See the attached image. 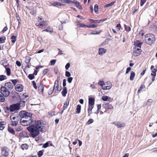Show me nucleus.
Here are the masks:
<instances>
[{
	"label": "nucleus",
	"mask_w": 157,
	"mask_h": 157,
	"mask_svg": "<svg viewBox=\"0 0 157 157\" xmlns=\"http://www.w3.org/2000/svg\"><path fill=\"white\" fill-rule=\"evenodd\" d=\"M20 104L17 103L15 104H13L11 105L10 107H6V109L8 110H10V111L13 112L15 110H17L20 109Z\"/></svg>",
	"instance_id": "7ed1b4c3"
},
{
	"label": "nucleus",
	"mask_w": 157,
	"mask_h": 157,
	"mask_svg": "<svg viewBox=\"0 0 157 157\" xmlns=\"http://www.w3.org/2000/svg\"><path fill=\"white\" fill-rule=\"evenodd\" d=\"M67 93V88L66 87H63V90L62 92V94L63 96L65 97L66 94Z\"/></svg>",
	"instance_id": "412c9836"
},
{
	"label": "nucleus",
	"mask_w": 157,
	"mask_h": 157,
	"mask_svg": "<svg viewBox=\"0 0 157 157\" xmlns=\"http://www.w3.org/2000/svg\"><path fill=\"white\" fill-rule=\"evenodd\" d=\"M60 80V78H58L55 82L54 85L53 87V90H57L58 91H60L61 90V87H59V82Z\"/></svg>",
	"instance_id": "423d86ee"
},
{
	"label": "nucleus",
	"mask_w": 157,
	"mask_h": 157,
	"mask_svg": "<svg viewBox=\"0 0 157 157\" xmlns=\"http://www.w3.org/2000/svg\"><path fill=\"white\" fill-rule=\"evenodd\" d=\"M11 39L12 42L14 43L16 40V37L15 36H11Z\"/></svg>",
	"instance_id": "ea45409f"
},
{
	"label": "nucleus",
	"mask_w": 157,
	"mask_h": 157,
	"mask_svg": "<svg viewBox=\"0 0 157 157\" xmlns=\"http://www.w3.org/2000/svg\"><path fill=\"white\" fill-rule=\"evenodd\" d=\"M48 71V70L47 69H45L44 70L43 73L44 75H45L47 74Z\"/></svg>",
	"instance_id": "e2e57ef3"
},
{
	"label": "nucleus",
	"mask_w": 157,
	"mask_h": 157,
	"mask_svg": "<svg viewBox=\"0 0 157 157\" xmlns=\"http://www.w3.org/2000/svg\"><path fill=\"white\" fill-rule=\"evenodd\" d=\"M38 89L39 91H40L41 92L43 91L44 90V87L43 86V84L42 83H40L38 86Z\"/></svg>",
	"instance_id": "bb28decb"
},
{
	"label": "nucleus",
	"mask_w": 157,
	"mask_h": 157,
	"mask_svg": "<svg viewBox=\"0 0 157 157\" xmlns=\"http://www.w3.org/2000/svg\"><path fill=\"white\" fill-rule=\"evenodd\" d=\"M135 75V73L133 71H131L130 73V80L131 81H132L134 79Z\"/></svg>",
	"instance_id": "aec40b11"
},
{
	"label": "nucleus",
	"mask_w": 157,
	"mask_h": 157,
	"mask_svg": "<svg viewBox=\"0 0 157 157\" xmlns=\"http://www.w3.org/2000/svg\"><path fill=\"white\" fill-rule=\"evenodd\" d=\"M1 153L3 156L6 157L9 154V149L6 147H5L1 148Z\"/></svg>",
	"instance_id": "39448f33"
},
{
	"label": "nucleus",
	"mask_w": 157,
	"mask_h": 157,
	"mask_svg": "<svg viewBox=\"0 0 157 157\" xmlns=\"http://www.w3.org/2000/svg\"><path fill=\"white\" fill-rule=\"evenodd\" d=\"M56 62V60L53 59L51 61V65H54Z\"/></svg>",
	"instance_id": "5fc2aeb1"
},
{
	"label": "nucleus",
	"mask_w": 157,
	"mask_h": 157,
	"mask_svg": "<svg viewBox=\"0 0 157 157\" xmlns=\"http://www.w3.org/2000/svg\"><path fill=\"white\" fill-rule=\"evenodd\" d=\"M121 27V25L120 24H118L117 25L116 28L117 31H119L120 30Z\"/></svg>",
	"instance_id": "de8ad7c7"
},
{
	"label": "nucleus",
	"mask_w": 157,
	"mask_h": 157,
	"mask_svg": "<svg viewBox=\"0 0 157 157\" xmlns=\"http://www.w3.org/2000/svg\"><path fill=\"white\" fill-rule=\"evenodd\" d=\"M16 130L17 132H20L22 130V129L21 127H18L16 128Z\"/></svg>",
	"instance_id": "bf43d9fd"
},
{
	"label": "nucleus",
	"mask_w": 157,
	"mask_h": 157,
	"mask_svg": "<svg viewBox=\"0 0 157 157\" xmlns=\"http://www.w3.org/2000/svg\"><path fill=\"white\" fill-rule=\"evenodd\" d=\"M65 76L67 77H70L71 76V74L69 71H66L65 72Z\"/></svg>",
	"instance_id": "a18cd8bd"
},
{
	"label": "nucleus",
	"mask_w": 157,
	"mask_h": 157,
	"mask_svg": "<svg viewBox=\"0 0 157 157\" xmlns=\"http://www.w3.org/2000/svg\"><path fill=\"white\" fill-rule=\"evenodd\" d=\"M104 86L102 87V89L103 90H105L110 89L112 86V84L110 82H107L105 83Z\"/></svg>",
	"instance_id": "0eeeda50"
},
{
	"label": "nucleus",
	"mask_w": 157,
	"mask_h": 157,
	"mask_svg": "<svg viewBox=\"0 0 157 157\" xmlns=\"http://www.w3.org/2000/svg\"><path fill=\"white\" fill-rule=\"evenodd\" d=\"M111 124H114L117 128H119L124 127L125 125V124L123 122L116 121L112 123Z\"/></svg>",
	"instance_id": "6e6552de"
},
{
	"label": "nucleus",
	"mask_w": 157,
	"mask_h": 157,
	"mask_svg": "<svg viewBox=\"0 0 157 157\" xmlns=\"http://www.w3.org/2000/svg\"><path fill=\"white\" fill-rule=\"evenodd\" d=\"M51 4L52 6L59 7V6L63 7L65 6V5L63 4H62L57 2H51Z\"/></svg>",
	"instance_id": "9d476101"
},
{
	"label": "nucleus",
	"mask_w": 157,
	"mask_h": 157,
	"mask_svg": "<svg viewBox=\"0 0 157 157\" xmlns=\"http://www.w3.org/2000/svg\"><path fill=\"white\" fill-rule=\"evenodd\" d=\"M16 64L19 67H20L21 65V64L20 62L17 61L16 62Z\"/></svg>",
	"instance_id": "69168bd1"
},
{
	"label": "nucleus",
	"mask_w": 157,
	"mask_h": 157,
	"mask_svg": "<svg viewBox=\"0 0 157 157\" xmlns=\"http://www.w3.org/2000/svg\"><path fill=\"white\" fill-rule=\"evenodd\" d=\"M104 107L107 109H113V107L112 105L109 103L105 104L104 105Z\"/></svg>",
	"instance_id": "2eb2a0df"
},
{
	"label": "nucleus",
	"mask_w": 157,
	"mask_h": 157,
	"mask_svg": "<svg viewBox=\"0 0 157 157\" xmlns=\"http://www.w3.org/2000/svg\"><path fill=\"white\" fill-rule=\"evenodd\" d=\"M8 131L10 133L13 134H15V131L13 128L9 127H8Z\"/></svg>",
	"instance_id": "b1692460"
},
{
	"label": "nucleus",
	"mask_w": 157,
	"mask_h": 157,
	"mask_svg": "<svg viewBox=\"0 0 157 157\" xmlns=\"http://www.w3.org/2000/svg\"><path fill=\"white\" fill-rule=\"evenodd\" d=\"M98 84L99 85L102 86V87L103 86H104L103 85H104L105 83L103 81L100 80L99 81Z\"/></svg>",
	"instance_id": "e433bc0d"
},
{
	"label": "nucleus",
	"mask_w": 157,
	"mask_h": 157,
	"mask_svg": "<svg viewBox=\"0 0 157 157\" xmlns=\"http://www.w3.org/2000/svg\"><path fill=\"white\" fill-rule=\"evenodd\" d=\"M54 90H52V89H51V90H50L48 92V94L49 95H51L53 91H54Z\"/></svg>",
	"instance_id": "774afa93"
},
{
	"label": "nucleus",
	"mask_w": 157,
	"mask_h": 157,
	"mask_svg": "<svg viewBox=\"0 0 157 157\" xmlns=\"http://www.w3.org/2000/svg\"><path fill=\"white\" fill-rule=\"evenodd\" d=\"M131 68L128 67L126 69V74H127L128 73V72L130 71L131 70Z\"/></svg>",
	"instance_id": "052dcab7"
},
{
	"label": "nucleus",
	"mask_w": 157,
	"mask_h": 157,
	"mask_svg": "<svg viewBox=\"0 0 157 157\" xmlns=\"http://www.w3.org/2000/svg\"><path fill=\"white\" fill-rule=\"evenodd\" d=\"M77 25L78 26L81 27H86V25L82 23L78 24Z\"/></svg>",
	"instance_id": "3c124183"
},
{
	"label": "nucleus",
	"mask_w": 157,
	"mask_h": 157,
	"mask_svg": "<svg viewBox=\"0 0 157 157\" xmlns=\"http://www.w3.org/2000/svg\"><path fill=\"white\" fill-rule=\"evenodd\" d=\"M11 81H12L13 84L14 85H15L17 84V82L19 81V80L17 79H15L11 80Z\"/></svg>",
	"instance_id": "58836bf2"
},
{
	"label": "nucleus",
	"mask_w": 157,
	"mask_h": 157,
	"mask_svg": "<svg viewBox=\"0 0 157 157\" xmlns=\"http://www.w3.org/2000/svg\"><path fill=\"white\" fill-rule=\"evenodd\" d=\"M94 122V120L92 119H90L87 122V124H90Z\"/></svg>",
	"instance_id": "c03bdc74"
},
{
	"label": "nucleus",
	"mask_w": 157,
	"mask_h": 157,
	"mask_svg": "<svg viewBox=\"0 0 157 157\" xmlns=\"http://www.w3.org/2000/svg\"><path fill=\"white\" fill-rule=\"evenodd\" d=\"M33 85L35 89H36L37 88V86H36V83L35 82V81H33L32 82Z\"/></svg>",
	"instance_id": "6e6d98bb"
},
{
	"label": "nucleus",
	"mask_w": 157,
	"mask_h": 157,
	"mask_svg": "<svg viewBox=\"0 0 157 157\" xmlns=\"http://www.w3.org/2000/svg\"><path fill=\"white\" fill-rule=\"evenodd\" d=\"M94 105H89L88 106V115L90 116L92 113V112H90V111H91L94 107Z\"/></svg>",
	"instance_id": "f3484780"
},
{
	"label": "nucleus",
	"mask_w": 157,
	"mask_h": 157,
	"mask_svg": "<svg viewBox=\"0 0 157 157\" xmlns=\"http://www.w3.org/2000/svg\"><path fill=\"white\" fill-rule=\"evenodd\" d=\"M157 71V69H154L152 70H151V76H156V72Z\"/></svg>",
	"instance_id": "a878e982"
},
{
	"label": "nucleus",
	"mask_w": 157,
	"mask_h": 157,
	"mask_svg": "<svg viewBox=\"0 0 157 157\" xmlns=\"http://www.w3.org/2000/svg\"><path fill=\"white\" fill-rule=\"evenodd\" d=\"M54 71L56 74H57L58 72V69L57 67H56L54 68Z\"/></svg>",
	"instance_id": "13d9d810"
},
{
	"label": "nucleus",
	"mask_w": 157,
	"mask_h": 157,
	"mask_svg": "<svg viewBox=\"0 0 157 157\" xmlns=\"http://www.w3.org/2000/svg\"><path fill=\"white\" fill-rule=\"evenodd\" d=\"M0 92L3 96L6 97L9 96L10 94V90L3 86L1 87Z\"/></svg>",
	"instance_id": "20e7f679"
},
{
	"label": "nucleus",
	"mask_w": 157,
	"mask_h": 157,
	"mask_svg": "<svg viewBox=\"0 0 157 157\" xmlns=\"http://www.w3.org/2000/svg\"><path fill=\"white\" fill-rule=\"evenodd\" d=\"M106 49L105 48H100L98 49V54L99 55L102 56L106 53Z\"/></svg>",
	"instance_id": "ddd939ff"
},
{
	"label": "nucleus",
	"mask_w": 157,
	"mask_h": 157,
	"mask_svg": "<svg viewBox=\"0 0 157 157\" xmlns=\"http://www.w3.org/2000/svg\"><path fill=\"white\" fill-rule=\"evenodd\" d=\"M66 80L65 79L63 80V85L64 87H65V86H66Z\"/></svg>",
	"instance_id": "680f3d73"
},
{
	"label": "nucleus",
	"mask_w": 157,
	"mask_h": 157,
	"mask_svg": "<svg viewBox=\"0 0 157 157\" xmlns=\"http://www.w3.org/2000/svg\"><path fill=\"white\" fill-rule=\"evenodd\" d=\"M143 87V86L141 85L138 91V93H139L140 92V91H141L142 90V88Z\"/></svg>",
	"instance_id": "0e129e2a"
},
{
	"label": "nucleus",
	"mask_w": 157,
	"mask_h": 157,
	"mask_svg": "<svg viewBox=\"0 0 157 157\" xmlns=\"http://www.w3.org/2000/svg\"><path fill=\"white\" fill-rule=\"evenodd\" d=\"M145 40L147 43L149 44H151L155 40V36L152 34H147L145 36Z\"/></svg>",
	"instance_id": "f03ea898"
},
{
	"label": "nucleus",
	"mask_w": 157,
	"mask_h": 157,
	"mask_svg": "<svg viewBox=\"0 0 157 157\" xmlns=\"http://www.w3.org/2000/svg\"><path fill=\"white\" fill-rule=\"evenodd\" d=\"M76 6L80 10H82V8L81 5L80 4V3L78 2H76L75 4Z\"/></svg>",
	"instance_id": "7c9ffc66"
},
{
	"label": "nucleus",
	"mask_w": 157,
	"mask_h": 157,
	"mask_svg": "<svg viewBox=\"0 0 157 157\" xmlns=\"http://www.w3.org/2000/svg\"><path fill=\"white\" fill-rule=\"evenodd\" d=\"M4 86L9 90H11L13 88V85L11 82H7L5 84Z\"/></svg>",
	"instance_id": "9b49d317"
},
{
	"label": "nucleus",
	"mask_w": 157,
	"mask_h": 157,
	"mask_svg": "<svg viewBox=\"0 0 157 157\" xmlns=\"http://www.w3.org/2000/svg\"><path fill=\"white\" fill-rule=\"evenodd\" d=\"M21 117L20 121L21 124L23 126L29 125L27 127L29 135L33 138L38 136L40 132H43L45 129L43 122L41 121H36L31 119L32 114L30 113L22 111L19 113Z\"/></svg>",
	"instance_id": "f257e3e1"
},
{
	"label": "nucleus",
	"mask_w": 157,
	"mask_h": 157,
	"mask_svg": "<svg viewBox=\"0 0 157 157\" xmlns=\"http://www.w3.org/2000/svg\"><path fill=\"white\" fill-rule=\"evenodd\" d=\"M69 101L68 100H67L66 101H65L63 107V110H64L66 109L67 108V107L68 106L69 104Z\"/></svg>",
	"instance_id": "6ab92c4d"
},
{
	"label": "nucleus",
	"mask_w": 157,
	"mask_h": 157,
	"mask_svg": "<svg viewBox=\"0 0 157 157\" xmlns=\"http://www.w3.org/2000/svg\"><path fill=\"white\" fill-rule=\"evenodd\" d=\"M21 147L23 150H27L28 148V146L26 144H24L21 145Z\"/></svg>",
	"instance_id": "c85d7f7f"
},
{
	"label": "nucleus",
	"mask_w": 157,
	"mask_h": 157,
	"mask_svg": "<svg viewBox=\"0 0 157 157\" xmlns=\"http://www.w3.org/2000/svg\"><path fill=\"white\" fill-rule=\"evenodd\" d=\"M94 99L92 98H89V105H94Z\"/></svg>",
	"instance_id": "a211bd4d"
},
{
	"label": "nucleus",
	"mask_w": 157,
	"mask_h": 157,
	"mask_svg": "<svg viewBox=\"0 0 157 157\" xmlns=\"http://www.w3.org/2000/svg\"><path fill=\"white\" fill-rule=\"evenodd\" d=\"M81 109V106L79 105H78L76 108V113L78 114H79L80 112Z\"/></svg>",
	"instance_id": "cd10ccee"
},
{
	"label": "nucleus",
	"mask_w": 157,
	"mask_h": 157,
	"mask_svg": "<svg viewBox=\"0 0 157 157\" xmlns=\"http://www.w3.org/2000/svg\"><path fill=\"white\" fill-rule=\"evenodd\" d=\"M18 117H15L14 115H11L10 116V119L11 120H12V121H13L17 118H18Z\"/></svg>",
	"instance_id": "37998d69"
},
{
	"label": "nucleus",
	"mask_w": 157,
	"mask_h": 157,
	"mask_svg": "<svg viewBox=\"0 0 157 157\" xmlns=\"http://www.w3.org/2000/svg\"><path fill=\"white\" fill-rule=\"evenodd\" d=\"M70 63H67L65 66V68L67 70L70 67Z\"/></svg>",
	"instance_id": "4d7b16f0"
},
{
	"label": "nucleus",
	"mask_w": 157,
	"mask_h": 157,
	"mask_svg": "<svg viewBox=\"0 0 157 157\" xmlns=\"http://www.w3.org/2000/svg\"><path fill=\"white\" fill-rule=\"evenodd\" d=\"M91 23H98V20H94L93 19H90V20Z\"/></svg>",
	"instance_id": "09e8293b"
},
{
	"label": "nucleus",
	"mask_w": 157,
	"mask_h": 157,
	"mask_svg": "<svg viewBox=\"0 0 157 157\" xmlns=\"http://www.w3.org/2000/svg\"><path fill=\"white\" fill-rule=\"evenodd\" d=\"M94 11L95 12L97 13L98 12V7L97 4H95L94 6Z\"/></svg>",
	"instance_id": "72a5a7b5"
},
{
	"label": "nucleus",
	"mask_w": 157,
	"mask_h": 157,
	"mask_svg": "<svg viewBox=\"0 0 157 157\" xmlns=\"http://www.w3.org/2000/svg\"><path fill=\"white\" fill-rule=\"evenodd\" d=\"M24 89V87L21 84H17L15 87V89L17 91L22 92Z\"/></svg>",
	"instance_id": "f8f14e48"
},
{
	"label": "nucleus",
	"mask_w": 157,
	"mask_h": 157,
	"mask_svg": "<svg viewBox=\"0 0 157 157\" xmlns=\"http://www.w3.org/2000/svg\"><path fill=\"white\" fill-rule=\"evenodd\" d=\"M101 32H98L97 31H93L90 34L91 35H96L99 34Z\"/></svg>",
	"instance_id": "f704fd0d"
},
{
	"label": "nucleus",
	"mask_w": 157,
	"mask_h": 157,
	"mask_svg": "<svg viewBox=\"0 0 157 157\" xmlns=\"http://www.w3.org/2000/svg\"><path fill=\"white\" fill-rule=\"evenodd\" d=\"M140 5L141 6H142L144 3L146 1V0H140Z\"/></svg>",
	"instance_id": "864d4df0"
},
{
	"label": "nucleus",
	"mask_w": 157,
	"mask_h": 157,
	"mask_svg": "<svg viewBox=\"0 0 157 157\" xmlns=\"http://www.w3.org/2000/svg\"><path fill=\"white\" fill-rule=\"evenodd\" d=\"M141 51V48L135 47L133 50V55L134 56H138L140 54Z\"/></svg>",
	"instance_id": "1a4fd4ad"
},
{
	"label": "nucleus",
	"mask_w": 157,
	"mask_h": 157,
	"mask_svg": "<svg viewBox=\"0 0 157 157\" xmlns=\"http://www.w3.org/2000/svg\"><path fill=\"white\" fill-rule=\"evenodd\" d=\"M4 97L2 94H0V101L3 102L5 101V99Z\"/></svg>",
	"instance_id": "2f4dec72"
},
{
	"label": "nucleus",
	"mask_w": 157,
	"mask_h": 157,
	"mask_svg": "<svg viewBox=\"0 0 157 157\" xmlns=\"http://www.w3.org/2000/svg\"><path fill=\"white\" fill-rule=\"evenodd\" d=\"M6 75L7 76H9L11 75L10 69L8 67H6Z\"/></svg>",
	"instance_id": "393cba45"
},
{
	"label": "nucleus",
	"mask_w": 157,
	"mask_h": 157,
	"mask_svg": "<svg viewBox=\"0 0 157 157\" xmlns=\"http://www.w3.org/2000/svg\"><path fill=\"white\" fill-rule=\"evenodd\" d=\"M22 98L25 99L28 97V96L26 93H25L22 94Z\"/></svg>",
	"instance_id": "49530a36"
},
{
	"label": "nucleus",
	"mask_w": 157,
	"mask_h": 157,
	"mask_svg": "<svg viewBox=\"0 0 157 157\" xmlns=\"http://www.w3.org/2000/svg\"><path fill=\"white\" fill-rule=\"evenodd\" d=\"M67 78V81L69 83H71L73 80V78L71 77H68Z\"/></svg>",
	"instance_id": "603ef678"
},
{
	"label": "nucleus",
	"mask_w": 157,
	"mask_h": 157,
	"mask_svg": "<svg viewBox=\"0 0 157 157\" xmlns=\"http://www.w3.org/2000/svg\"><path fill=\"white\" fill-rule=\"evenodd\" d=\"M47 25L48 22L47 21H43L42 22H40V23L38 25V26L40 27H41Z\"/></svg>",
	"instance_id": "dca6fc26"
},
{
	"label": "nucleus",
	"mask_w": 157,
	"mask_h": 157,
	"mask_svg": "<svg viewBox=\"0 0 157 157\" xmlns=\"http://www.w3.org/2000/svg\"><path fill=\"white\" fill-rule=\"evenodd\" d=\"M102 99L104 101H106L107 100L109 101L110 100H111V98L110 97L106 96H103Z\"/></svg>",
	"instance_id": "5701e85b"
},
{
	"label": "nucleus",
	"mask_w": 157,
	"mask_h": 157,
	"mask_svg": "<svg viewBox=\"0 0 157 157\" xmlns=\"http://www.w3.org/2000/svg\"><path fill=\"white\" fill-rule=\"evenodd\" d=\"M44 151V150H42L39 151L38 152V157H41L42 155L43 154Z\"/></svg>",
	"instance_id": "4c0bfd02"
},
{
	"label": "nucleus",
	"mask_w": 157,
	"mask_h": 157,
	"mask_svg": "<svg viewBox=\"0 0 157 157\" xmlns=\"http://www.w3.org/2000/svg\"><path fill=\"white\" fill-rule=\"evenodd\" d=\"M7 79V77L5 75H0V81H2Z\"/></svg>",
	"instance_id": "c756f323"
},
{
	"label": "nucleus",
	"mask_w": 157,
	"mask_h": 157,
	"mask_svg": "<svg viewBox=\"0 0 157 157\" xmlns=\"http://www.w3.org/2000/svg\"><path fill=\"white\" fill-rule=\"evenodd\" d=\"M115 2L114 1V2H111V3H110L109 4H106V5L104 7L105 8H106L109 7V6H110L113 5L115 3Z\"/></svg>",
	"instance_id": "c9c22d12"
},
{
	"label": "nucleus",
	"mask_w": 157,
	"mask_h": 157,
	"mask_svg": "<svg viewBox=\"0 0 157 157\" xmlns=\"http://www.w3.org/2000/svg\"><path fill=\"white\" fill-rule=\"evenodd\" d=\"M143 43L140 42L139 40H137L134 42V45L136 47H139V48H141V46L142 44Z\"/></svg>",
	"instance_id": "4468645a"
},
{
	"label": "nucleus",
	"mask_w": 157,
	"mask_h": 157,
	"mask_svg": "<svg viewBox=\"0 0 157 157\" xmlns=\"http://www.w3.org/2000/svg\"><path fill=\"white\" fill-rule=\"evenodd\" d=\"M44 31L51 33L52 32V28L50 27H48L47 29L42 31V32Z\"/></svg>",
	"instance_id": "4be33fe9"
},
{
	"label": "nucleus",
	"mask_w": 157,
	"mask_h": 157,
	"mask_svg": "<svg viewBox=\"0 0 157 157\" xmlns=\"http://www.w3.org/2000/svg\"><path fill=\"white\" fill-rule=\"evenodd\" d=\"M48 142H46L45 144H44L43 147L44 148H46L48 147Z\"/></svg>",
	"instance_id": "338daca9"
},
{
	"label": "nucleus",
	"mask_w": 157,
	"mask_h": 157,
	"mask_svg": "<svg viewBox=\"0 0 157 157\" xmlns=\"http://www.w3.org/2000/svg\"><path fill=\"white\" fill-rule=\"evenodd\" d=\"M34 76L33 74H29L28 76V77L30 80H32L33 79Z\"/></svg>",
	"instance_id": "8fccbe9b"
},
{
	"label": "nucleus",
	"mask_w": 157,
	"mask_h": 157,
	"mask_svg": "<svg viewBox=\"0 0 157 157\" xmlns=\"http://www.w3.org/2000/svg\"><path fill=\"white\" fill-rule=\"evenodd\" d=\"M125 30L127 32H128L131 30V28L128 26H127L125 25H124Z\"/></svg>",
	"instance_id": "473e14b6"
},
{
	"label": "nucleus",
	"mask_w": 157,
	"mask_h": 157,
	"mask_svg": "<svg viewBox=\"0 0 157 157\" xmlns=\"http://www.w3.org/2000/svg\"><path fill=\"white\" fill-rule=\"evenodd\" d=\"M152 102V100L151 99H149L147 101V103L146 104V105L149 106L150 105Z\"/></svg>",
	"instance_id": "79ce46f5"
},
{
	"label": "nucleus",
	"mask_w": 157,
	"mask_h": 157,
	"mask_svg": "<svg viewBox=\"0 0 157 157\" xmlns=\"http://www.w3.org/2000/svg\"><path fill=\"white\" fill-rule=\"evenodd\" d=\"M5 37H0V44H2L5 42Z\"/></svg>",
	"instance_id": "a19ab883"
}]
</instances>
